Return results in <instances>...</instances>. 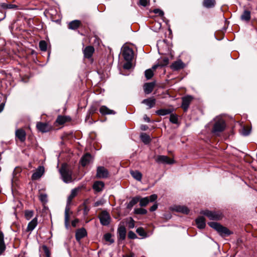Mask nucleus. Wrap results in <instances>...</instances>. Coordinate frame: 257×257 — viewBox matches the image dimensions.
I'll return each mask as SVG.
<instances>
[{
  "mask_svg": "<svg viewBox=\"0 0 257 257\" xmlns=\"http://www.w3.org/2000/svg\"><path fill=\"white\" fill-rule=\"evenodd\" d=\"M79 189V188H76L72 189L70 195L68 196L67 199V204L65 209V225L67 228L69 225V213L70 212V208L69 204L70 203L72 200L77 195Z\"/></svg>",
  "mask_w": 257,
  "mask_h": 257,
  "instance_id": "f257e3e1",
  "label": "nucleus"
},
{
  "mask_svg": "<svg viewBox=\"0 0 257 257\" xmlns=\"http://www.w3.org/2000/svg\"><path fill=\"white\" fill-rule=\"evenodd\" d=\"M62 179L66 183H69L72 181V172L65 165H62L59 170Z\"/></svg>",
  "mask_w": 257,
  "mask_h": 257,
  "instance_id": "f03ea898",
  "label": "nucleus"
},
{
  "mask_svg": "<svg viewBox=\"0 0 257 257\" xmlns=\"http://www.w3.org/2000/svg\"><path fill=\"white\" fill-rule=\"evenodd\" d=\"M208 225L212 228L215 229L221 235H229L230 232L226 227L222 226L219 223L215 222H210Z\"/></svg>",
  "mask_w": 257,
  "mask_h": 257,
  "instance_id": "7ed1b4c3",
  "label": "nucleus"
},
{
  "mask_svg": "<svg viewBox=\"0 0 257 257\" xmlns=\"http://www.w3.org/2000/svg\"><path fill=\"white\" fill-rule=\"evenodd\" d=\"M200 213L207 216L210 220H218L222 217L221 213L208 210H202L200 211Z\"/></svg>",
  "mask_w": 257,
  "mask_h": 257,
  "instance_id": "20e7f679",
  "label": "nucleus"
},
{
  "mask_svg": "<svg viewBox=\"0 0 257 257\" xmlns=\"http://www.w3.org/2000/svg\"><path fill=\"white\" fill-rule=\"evenodd\" d=\"M98 217L100 220V222L102 225L107 226L109 224L111 218L109 213L107 211L103 210L101 211Z\"/></svg>",
  "mask_w": 257,
  "mask_h": 257,
  "instance_id": "39448f33",
  "label": "nucleus"
},
{
  "mask_svg": "<svg viewBox=\"0 0 257 257\" xmlns=\"http://www.w3.org/2000/svg\"><path fill=\"white\" fill-rule=\"evenodd\" d=\"M122 55L125 60L127 62H131L134 57V51L128 47H125L123 49Z\"/></svg>",
  "mask_w": 257,
  "mask_h": 257,
  "instance_id": "423d86ee",
  "label": "nucleus"
},
{
  "mask_svg": "<svg viewBox=\"0 0 257 257\" xmlns=\"http://www.w3.org/2000/svg\"><path fill=\"white\" fill-rule=\"evenodd\" d=\"M225 128V123L223 119H219L217 120L214 124L213 132L219 133L224 131Z\"/></svg>",
  "mask_w": 257,
  "mask_h": 257,
  "instance_id": "0eeeda50",
  "label": "nucleus"
},
{
  "mask_svg": "<svg viewBox=\"0 0 257 257\" xmlns=\"http://www.w3.org/2000/svg\"><path fill=\"white\" fill-rule=\"evenodd\" d=\"M45 169L43 166H39L32 174L31 178L32 180H37L40 179L44 174Z\"/></svg>",
  "mask_w": 257,
  "mask_h": 257,
  "instance_id": "6e6552de",
  "label": "nucleus"
},
{
  "mask_svg": "<svg viewBox=\"0 0 257 257\" xmlns=\"http://www.w3.org/2000/svg\"><path fill=\"white\" fill-rule=\"evenodd\" d=\"M108 172L104 167L99 166L97 168L96 176L98 178H106L108 177Z\"/></svg>",
  "mask_w": 257,
  "mask_h": 257,
  "instance_id": "1a4fd4ad",
  "label": "nucleus"
},
{
  "mask_svg": "<svg viewBox=\"0 0 257 257\" xmlns=\"http://www.w3.org/2000/svg\"><path fill=\"white\" fill-rule=\"evenodd\" d=\"M192 100L193 97L190 95L186 96L182 98L181 106L185 111H186L188 110L190 104Z\"/></svg>",
  "mask_w": 257,
  "mask_h": 257,
  "instance_id": "9d476101",
  "label": "nucleus"
},
{
  "mask_svg": "<svg viewBox=\"0 0 257 257\" xmlns=\"http://www.w3.org/2000/svg\"><path fill=\"white\" fill-rule=\"evenodd\" d=\"M185 64L180 60L174 62L170 66L173 71H178L185 67Z\"/></svg>",
  "mask_w": 257,
  "mask_h": 257,
  "instance_id": "9b49d317",
  "label": "nucleus"
},
{
  "mask_svg": "<svg viewBox=\"0 0 257 257\" xmlns=\"http://www.w3.org/2000/svg\"><path fill=\"white\" fill-rule=\"evenodd\" d=\"M94 52V48L93 46H88L86 47L83 50V53L85 58L90 59L91 58Z\"/></svg>",
  "mask_w": 257,
  "mask_h": 257,
  "instance_id": "f8f14e48",
  "label": "nucleus"
},
{
  "mask_svg": "<svg viewBox=\"0 0 257 257\" xmlns=\"http://www.w3.org/2000/svg\"><path fill=\"white\" fill-rule=\"evenodd\" d=\"M36 126L37 129L42 133L48 132L51 130V126L46 123L39 122L37 123Z\"/></svg>",
  "mask_w": 257,
  "mask_h": 257,
  "instance_id": "ddd939ff",
  "label": "nucleus"
},
{
  "mask_svg": "<svg viewBox=\"0 0 257 257\" xmlns=\"http://www.w3.org/2000/svg\"><path fill=\"white\" fill-rule=\"evenodd\" d=\"M156 162L159 163H164L171 164L173 163V160L170 159L166 156H159L156 160Z\"/></svg>",
  "mask_w": 257,
  "mask_h": 257,
  "instance_id": "4468645a",
  "label": "nucleus"
},
{
  "mask_svg": "<svg viewBox=\"0 0 257 257\" xmlns=\"http://www.w3.org/2000/svg\"><path fill=\"white\" fill-rule=\"evenodd\" d=\"M16 137L18 138L21 142H24L26 140V134L25 131L22 129H18L16 131L15 133Z\"/></svg>",
  "mask_w": 257,
  "mask_h": 257,
  "instance_id": "2eb2a0df",
  "label": "nucleus"
},
{
  "mask_svg": "<svg viewBox=\"0 0 257 257\" xmlns=\"http://www.w3.org/2000/svg\"><path fill=\"white\" fill-rule=\"evenodd\" d=\"M154 86V82L146 83L144 85V90L145 93L147 94L151 93L153 91Z\"/></svg>",
  "mask_w": 257,
  "mask_h": 257,
  "instance_id": "dca6fc26",
  "label": "nucleus"
},
{
  "mask_svg": "<svg viewBox=\"0 0 257 257\" xmlns=\"http://www.w3.org/2000/svg\"><path fill=\"white\" fill-rule=\"evenodd\" d=\"M86 235V230L84 228H82L79 229H78L76 231L75 237L76 240L79 241L82 238L84 237Z\"/></svg>",
  "mask_w": 257,
  "mask_h": 257,
  "instance_id": "f3484780",
  "label": "nucleus"
},
{
  "mask_svg": "<svg viewBox=\"0 0 257 257\" xmlns=\"http://www.w3.org/2000/svg\"><path fill=\"white\" fill-rule=\"evenodd\" d=\"M92 160V156L89 153L85 154L81 159V163L82 166H85L88 165Z\"/></svg>",
  "mask_w": 257,
  "mask_h": 257,
  "instance_id": "a211bd4d",
  "label": "nucleus"
},
{
  "mask_svg": "<svg viewBox=\"0 0 257 257\" xmlns=\"http://www.w3.org/2000/svg\"><path fill=\"white\" fill-rule=\"evenodd\" d=\"M142 103L147 105L148 106V109H150L153 107L156 103V99L153 98H149L147 99H144L142 102Z\"/></svg>",
  "mask_w": 257,
  "mask_h": 257,
  "instance_id": "6ab92c4d",
  "label": "nucleus"
},
{
  "mask_svg": "<svg viewBox=\"0 0 257 257\" xmlns=\"http://www.w3.org/2000/svg\"><path fill=\"white\" fill-rule=\"evenodd\" d=\"M99 111L102 115L115 114L116 113L113 110L109 109L105 105L101 106L99 109Z\"/></svg>",
  "mask_w": 257,
  "mask_h": 257,
  "instance_id": "aec40b11",
  "label": "nucleus"
},
{
  "mask_svg": "<svg viewBox=\"0 0 257 257\" xmlns=\"http://www.w3.org/2000/svg\"><path fill=\"white\" fill-rule=\"evenodd\" d=\"M104 187V184L102 181H96L94 183L93 185V189L96 192H99L101 191Z\"/></svg>",
  "mask_w": 257,
  "mask_h": 257,
  "instance_id": "412c9836",
  "label": "nucleus"
},
{
  "mask_svg": "<svg viewBox=\"0 0 257 257\" xmlns=\"http://www.w3.org/2000/svg\"><path fill=\"white\" fill-rule=\"evenodd\" d=\"M195 221L198 228L200 229H203L205 228L206 226V223L205 219L203 217H199L196 219Z\"/></svg>",
  "mask_w": 257,
  "mask_h": 257,
  "instance_id": "4be33fe9",
  "label": "nucleus"
},
{
  "mask_svg": "<svg viewBox=\"0 0 257 257\" xmlns=\"http://www.w3.org/2000/svg\"><path fill=\"white\" fill-rule=\"evenodd\" d=\"M117 232L119 236V239L122 240H124L126 236V229L124 226L118 227Z\"/></svg>",
  "mask_w": 257,
  "mask_h": 257,
  "instance_id": "5701e85b",
  "label": "nucleus"
},
{
  "mask_svg": "<svg viewBox=\"0 0 257 257\" xmlns=\"http://www.w3.org/2000/svg\"><path fill=\"white\" fill-rule=\"evenodd\" d=\"M38 224V219L37 217L33 218L29 223L27 228L28 231H33Z\"/></svg>",
  "mask_w": 257,
  "mask_h": 257,
  "instance_id": "b1692460",
  "label": "nucleus"
},
{
  "mask_svg": "<svg viewBox=\"0 0 257 257\" xmlns=\"http://www.w3.org/2000/svg\"><path fill=\"white\" fill-rule=\"evenodd\" d=\"M81 23L79 20H74L70 22L68 24V28L69 29L76 30L79 27Z\"/></svg>",
  "mask_w": 257,
  "mask_h": 257,
  "instance_id": "393cba45",
  "label": "nucleus"
},
{
  "mask_svg": "<svg viewBox=\"0 0 257 257\" xmlns=\"http://www.w3.org/2000/svg\"><path fill=\"white\" fill-rule=\"evenodd\" d=\"M173 111V109H160L156 111V113L160 116H164L171 114Z\"/></svg>",
  "mask_w": 257,
  "mask_h": 257,
  "instance_id": "a878e982",
  "label": "nucleus"
},
{
  "mask_svg": "<svg viewBox=\"0 0 257 257\" xmlns=\"http://www.w3.org/2000/svg\"><path fill=\"white\" fill-rule=\"evenodd\" d=\"M6 249V245L4 242V234L0 230V254H1Z\"/></svg>",
  "mask_w": 257,
  "mask_h": 257,
  "instance_id": "bb28decb",
  "label": "nucleus"
},
{
  "mask_svg": "<svg viewBox=\"0 0 257 257\" xmlns=\"http://www.w3.org/2000/svg\"><path fill=\"white\" fill-rule=\"evenodd\" d=\"M1 7L5 10L6 9H14V10H18L19 9L18 6L14 4H8L6 3H1L0 4Z\"/></svg>",
  "mask_w": 257,
  "mask_h": 257,
  "instance_id": "cd10ccee",
  "label": "nucleus"
},
{
  "mask_svg": "<svg viewBox=\"0 0 257 257\" xmlns=\"http://www.w3.org/2000/svg\"><path fill=\"white\" fill-rule=\"evenodd\" d=\"M175 210L178 212H181L184 214H188L189 212V209L185 206H177L175 207Z\"/></svg>",
  "mask_w": 257,
  "mask_h": 257,
  "instance_id": "c85d7f7f",
  "label": "nucleus"
},
{
  "mask_svg": "<svg viewBox=\"0 0 257 257\" xmlns=\"http://www.w3.org/2000/svg\"><path fill=\"white\" fill-rule=\"evenodd\" d=\"M215 5V0H204L203 2V6L206 8H212Z\"/></svg>",
  "mask_w": 257,
  "mask_h": 257,
  "instance_id": "c756f323",
  "label": "nucleus"
},
{
  "mask_svg": "<svg viewBox=\"0 0 257 257\" xmlns=\"http://www.w3.org/2000/svg\"><path fill=\"white\" fill-rule=\"evenodd\" d=\"M241 20L245 21H249L250 19V12L248 10L244 11L243 14L241 16Z\"/></svg>",
  "mask_w": 257,
  "mask_h": 257,
  "instance_id": "7c9ffc66",
  "label": "nucleus"
},
{
  "mask_svg": "<svg viewBox=\"0 0 257 257\" xmlns=\"http://www.w3.org/2000/svg\"><path fill=\"white\" fill-rule=\"evenodd\" d=\"M131 174L132 177L138 181H141L142 178V174L138 171H132Z\"/></svg>",
  "mask_w": 257,
  "mask_h": 257,
  "instance_id": "2f4dec72",
  "label": "nucleus"
},
{
  "mask_svg": "<svg viewBox=\"0 0 257 257\" xmlns=\"http://www.w3.org/2000/svg\"><path fill=\"white\" fill-rule=\"evenodd\" d=\"M68 118L67 116L59 115L56 119V122L59 124H63L68 120Z\"/></svg>",
  "mask_w": 257,
  "mask_h": 257,
  "instance_id": "473e14b6",
  "label": "nucleus"
},
{
  "mask_svg": "<svg viewBox=\"0 0 257 257\" xmlns=\"http://www.w3.org/2000/svg\"><path fill=\"white\" fill-rule=\"evenodd\" d=\"M140 200V197H134L129 202L127 207L128 208H132L134 205L137 204Z\"/></svg>",
  "mask_w": 257,
  "mask_h": 257,
  "instance_id": "72a5a7b5",
  "label": "nucleus"
},
{
  "mask_svg": "<svg viewBox=\"0 0 257 257\" xmlns=\"http://www.w3.org/2000/svg\"><path fill=\"white\" fill-rule=\"evenodd\" d=\"M140 205L141 207H144L147 206L149 203V197H144L143 198H140Z\"/></svg>",
  "mask_w": 257,
  "mask_h": 257,
  "instance_id": "f704fd0d",
  "label": "nucleus"
},
{
  "mask_svg": "<svg viewBox=\"0 0 257 257\" xmlns=\"http://www.w3.org/2000/svg\"><path fill=\"white\" fill-rule=\"evenodd\" d=\"M145 75L147 79H151L154 75V72L152 69H149L145 71Z\"/></svg>",
  "mask_w": 257,
  "mask_h": 257,
  "instance_id": "c9c22d12",
  "label": "nucleus"
},
{
  "mask_svg": "<svg viewBox=\"0 0 257 257\" xmlns=\"http://www.w3.org/2000/svg\"><path fill=\"white\" fill-rule=\"evenodd\" d=\"M137 233L142 236L143 238L146 237L147 236V233L145 231L143 228L142 227H139L136 230Z\"/></svg>",
  "mask_w": 257,
  "mask_h": 257,
  "instance_id": "e433bc0d",
  "label": "nucleus"
},
{
  "mask_svg": "<svg viewBox=\"0 0 257 257\" xmlns=\"http://www.w3.org/2000/svg\"><path fill=\"white\" fill-rule=\"evenodd\" d=\"M141 140L145 143V144H148L150 141V138L149 135H147L146 134H143L141 136Z\"/></svg>",
  "mask_w": 257,
  "mask_h": 257,
  "instance_id": "4c0bfd02",
  "label": "nucleus"
},
{
  "mask_svg": "<svg viewBox=\"0 0 257 257\" xmlns=\"http://www.w3.org/2000/svg\"><path fill=\"white\" fill-rule=\"evenodd\" d=\"M39 47L41 51H46L47 49V44L45 41H41L39 42Z\"/></svg>",
  "mask_w": 257,
  "mask_h": 257,
  "instance_id": "58836bf2",
  "label": "nucleus"
},
{
  "mask_svg": "<svg viewBox=\"0 0 257 257\" xmlns=\"http://www.w3.org/2000/svg\"><path fill=\"white\" fill-rule=\"evenodd\" d=\"M170 121L174 124L178 123V118L177 115L175 114H171L170 116Z\"/></svg>",
  "mask_w": 257,
  "mask_h": 257,
  "instance_id": "ea45409f",
  "label": "nucleus"
},
{
  "mask_svg": "<svg viewBox=\"0 0 257 257\" xmlns=\"http://www.w3.org/2000/svg\"><path fill=\"white\" fill-rule=\"evenodd\" d=\"M250 129L248 127H243L240 130V133L242 135L246 136L250 133Z\"/></svg>",
  "mask_w": 257,
  "mask_h": 257,
  "instance_id": "a19ab883",
  "label": "nucleus"
},
{
  "mask_svg": "<svg viewBox=\"0 0 257 257\" xmlns=\"http://www.w3.org/2000/svg\"><path fill=\"white\" fill-rule=\"evenodd\" d=\"M134 212L137 214H146L147 213V211L145 209L139 208L135 209Z\"/></svg>",
  "mask_w": 257,
  "mask_h": 257,
  "instance_id": "79ce46f5",
  "label": "nucleus"
},
{
  "mask_svg": "<svg viewBox=\"0 0 257 257\" xmlns=\"http://www.w3.org/2000/svg\"><path fill=\"white\" fill-rule=\"evenodd\" d=\"M111 234L109 233H106L104 235V239L110 243H112L114 242V240L111 238Z\"/></svg>",
  "mask_w": 257,
  "mask_h": 257,
  "instance_id": "37998d69",
  "label": "nucleus"
},
{
  "mask_svg": "<svg viewBox=\"0 0 257 257\" xmlns=\"http://www.w3.org/2000/svg\"><path fill=\"white\" fill-rule=\"evenodd\" d=\"M34 212L31 210H26L25 213V216L27 220H30L33 216Z\"/></svg>",
  "mask_w": 257,
  "mask_h": 257,
  "instance_id": "c03bdc74",
  "label": "nucleus"
},
{
  "mask_svg": "<svg viewBox=\"0 0 257 257\" xmlns=\"http://www.w3.org/2000/svg\"><path fill=\"white\" fill-rule=\"evenodd\" d=\"M169 58L168 57H164L159 62L160 66H166L169 63Z\"/></svg>",
  "mask_w": 257,
  "mask_h": 257,
  "instance_id": "a18cd8bd",
  "label": "nucleus"
},
{
  "mask_svg": "<svg viewBox=\"0 0 257 257\" xmlns=\"http://www.w3.org/2000/svg\"><path fill=\"white\" fill-rule=\"evenodd\" d=\"M41 202L46 203L47 202V195L46 194H41L39 196Z\"/></svg>",
  "mask_w": 257,
  "mask_h": 257,
  "instance_id": "49530a36",
  "label": "nucleus"
},
{
  "mask_svg": "<svg viewBox=\"0 0 257 257\" xmlns=\"http://www.w3.org/2000/svg\"><path fill=\"white\" fill-rule=\"evenodd\" d=\"M153 12L155 14H158L159 16H161V17L163 16L164 15L163 11L159 9H156L154 10Z\"/></svg>",
  "mask_w": 257,
  "mask_h": 257,
  "instance_id": "de8ad7c7",
  "label": "nucleus"
},
{
  "mask_svg": "<svg viewBox=\"0 0 257 257\" xmlns=\"http://www.w3.org/2000/svg\"><path fill=\"white\" fill-rule=\"evenodd\" d=\"M128 237L131 239H135L137 238V235L133 231H130L128 233Z\"/></svg>",
  "mask_w": 257,
  "mask_h": 257,
  "instance_id": "09e8293b",
  "label": "nucleus"
},
{
  "mask_svg": "<svg viewBox=\"0 0 257 257\" xmlns=\"http://www.w3.org/2000/svg\"><path fill=\"white\" fill-rule=\"evenodd\" d=\"M148 197L149 198V202H153L157 199V195L156 194H153Z\"/></svg>",
  "mask_w": 257,
  "mask_h": 257,
  "instance_id": "8fccbe9b",
  "label": "nucleus"
},
{
  "mask_svg": "<svg viewBox=\"0 0 257 257\" xmlns=\"http://www.w3.org/2000/svg\"><path fill=\"white\" fill-rule=\"evenodd\" d=\"M148 1L147 0H140L139 1V4L140 5L143 6V7H146L148 5Z\"/></svg>",
  "mask_w": 257,
  "mask_h": 257,
  "instance_id": "3c124183",
  "label": "nucleus"
},
{
  "mask_svg": "<svg viewBox=\"0 0 257 257\" xmlns=\"http://www.w3.org/2000/svg\"><path fill=\"white\" fill-rule=\"evenodd\" d=\"M84 207L83 209V213L84 215H86L88 213V212L90 210V208L88 207H87L86 205H85V204H84Z\"/></svg>",
  "mask_w": 257,
  "mask_h": 257,
  "instance_id": "603ef678",
  "label": "nucleus"
},
{
  "mask_svg": "<svg viewBox=\"0 0 257 257\" xmlns=\"http://www.w3.org/2000/svg\"><path fill=\"white\" fill-rule=\"evenodd\" d=\"M45 253L46 254V257H50V252L48 249V248L46 246H44L43 247Z\"/></svg>",
  "mask_w": 257,
  "mask_h": 257,
  "instance_id": "864d4df0",
  "label": "nucleus"
},
{
  "mask_svg": "<svg viewBox=\"0 0 257 257\" xmlns=\"http://www.w3.org/2000/svg\"><path fill=\"white\" fill-rule=\"evenodd\" d=\"M131 62H127V63H125L123 65V68L125 69H129L131 67Z\"/></svg>",
  "mask_w": 257,
  "mask_h": 257,
  "instance_id": "5fc2aeb1",
  "label": "nucleus"
},
{
  "mask_svg": "<svg viewBox=\"0 0 257 257\" xmlns=\"http://www.w3.org/2000/svg\"><path fill=\"white\" fill-rule=\"evenodd\" d=\"M158 208V204L155 203L150 208V211L151 212L155 211Z\"/></svg>",
  "mask_w": 257,
  "mask_h": 257,
  "instance_id": "6e6d98bb",
  "label": "nucleus"
},
{
  "mask_svg": "<svg viewBox=\"0 0 257 257\" xmlns=\"http://www.w3.org/2000/svg\"><path fill=\"white\" fill-rule=\"evenodd\" d=\"M134 226H135L134 220L132 218H131V220L128 223V227L130 228H133L134 227Z\"/></svg>",
  "mask_w": 257,
  "mask_h": 257,
  "instance_id": "4d7b16f0",
  "label": "nucleus"
},
{
  "mask_svg": "<svg viewBox=\"0 0 257 257\" xmlns=\"http://www.w3.org/2000/svg\"><path fill=\"white\" fill-rule=\"evenodd\" d=\"M79 222V220L78 219H75L72 221V225L73 227H75L76 224Z\"/></svg>",
  "mask_w": 257,
  "mask_h": 257,
  "instance_id": "13d9d810",
  "label": "nucleus"
},
{
  "mask_svg": "<svg viewBox=\"0 0 257 257\" xmlns=\"http://www.w3.org/2000/svg\"><path fill=\"white\" fill-rule=\"evenodd\" d=\"M144 119L146 121V122H150V118L147 115H145L144 116Z\"/></svg>",
  "mask_w": 257,
  "mask_h": 257,
  "instance_id": "bf43d9fd",
  "label": "nucleus"
},
{
  "mask_svg": "<svg viewBox=\"0 0 257 257\" xmlns=\"http://www.w3.org/2000/svg\"><path fill=\"white\" fill-rule=\"evenodd\" d=\"M159 66H160V63H159V64H156V65H154L152 67V69L153 70V71L156 70Z\"/></svg>",
  "mask_w": 257,
  "mask_h": 257,
  "instance_id": "052dcab7",
  "label": "nucleus"
},
{
  "mask_svg": "<svg viewBox=\"0 0 257 257\" xmlns=\"http://www.w3.org/2000/svg\"><path fill=\"white\" fill-rule=\"evenodd\" d=\"M4 106H5V104L2 103L0 104V112H1L4 108Z\"/></svg>",
  "mask_w": 257,
  "mask_h": 257,
  "instance_id": "680f3d73",
  "label": "nucleus"
},
{
  "mask_svg": "<svg viewBox=\"0 0 257 257\" xmlns=\"http://www.w3.org/2000/svg\"><path fill=\"white\" fill-rule=\"evenodd\" d=\"M101 202L100 201H97L96 202L94 203V206L95 207H97V206H98L99 205H101Z\"/></svg>",
  "mask_w": 257,
  "mask_h": 257,
  "instance_id": "e2e57ef3",
  "label": "nucleus"
},
{
  "mask_svg": "<svg viewBox=\"0 0 257 257\" xmlns=\"http://www.w3.org/2000/svg\"><path fill=\"white\" fill-rule=\"evenodd\" d=\"M148 128V126L146 125H143L141 126V129L144 131H146Z\"/></svg>",
  "mask_w": 257,
  "mask_h": 257,
  "instance_id": "0e129e2a",
  "label": "nucleus"
},
{
  "mask_svg": "<svg viewBox=\"0 0 257 257\" xmlns=\"http://www.w3.org/2000/svg\"><path fill=\"white\" fill-rule=\"evenodd\" d=\"M123 257H134V254H125V255H124L123 256Z\"/></svg>",
  "mask_w": 257,
  "mask_h": 257,
  "instance_id": "69168bd1",
  "label": "nucleus"
}]
</instances>
